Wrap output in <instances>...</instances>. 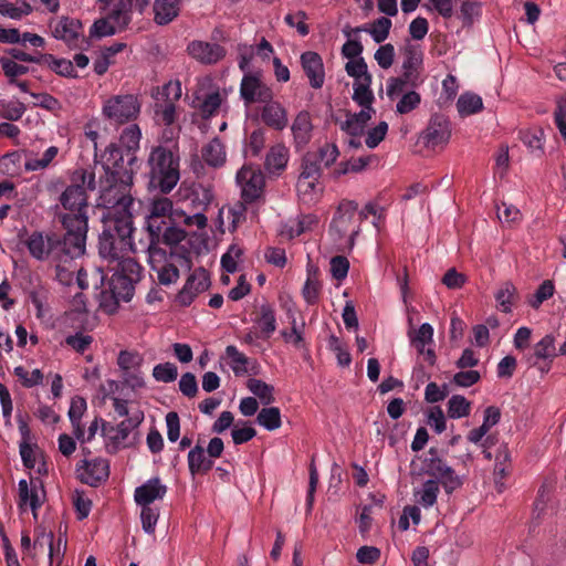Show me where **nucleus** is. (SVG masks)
Instances as JSON below:
<instances>
[{
  "mask_svg": "<svg viewBox=\"0 0 566 566\" xmlns=\"http://www.w3.org/2000/svg\"><path fill=\"white\" fill-rule=\"evenodd\" d=\"M144 421V412L140 409L133 410L132 415L117 426L108 428V449L118 451L135 446L136 438L133 433Z\"/></svg>",
  "mask_w": 566,
  "mask_h": 566,
  "instance_id": "obj_7",
  "label": "nucleus"
},
{
  "mask_svg": "<svg viewBox=\"0 0 566 566\" xmlns=\"http://www.w3.org/2000/svg\"><path fill=\"white\" fill-rule=\"evenodd\" d=\"M181 0H155L154 21L158 25H167L172 22L180 12Z\"/></svg>",
  "mask_w": 566,
  "mask_h": 566,
  "instance_id": "obj_28",
  "label": "nucleus"
},
{
  "mask_svg": "<svg viewBox=\"0 0 566 566\" xmlns=\"http://www.w3.org/2000/svg\"><path fill=\"white\" fill-rule=\"evenodd\" d=\"M77 478L90 486H98L106 479V460L96 458L82 460L76 464Z\"/></svg>",
  "mask_w": 566,
  "mask_h": 566,
  "instance_id": "obj_19",
  "label": "nucleus"
},
{
  "mask_svg": "<svg viewBox=\"0 0 566 566\" xmlns=\"http://www.w3.org/2000/svg\"><path fill=\"white\" fill-rule=\"evenodd\" d=\"M140 113V103L135 95H119L108 99V122L124 124L135 120Z\"/></svg>",
  "mask_w": 566,
  "mask_h": 566,
  "instance_id": "obj_11",
  "label": "nucleus"
},
{
  "mask_svg": "<svg viewBox=\"0 0 566 566\" xmlns=\"http://www.w3.org/2000/svg\"><path fill=\"white\" fill-rule=\"evenodd\" d=\"M451 137V125L449 119L440 114L431 116L422 139L427 147L436 148L448 144Z\"/></svg>",
  "mask_w": 566,
  "mask_h": 566,
  "instance_id": "obj_18",
  "label": "nucleus"
},
{
  "mask_svg": "<svg viewBox=\"0 0 566 566\" xmlns=\"http://www.w3.org/2000/svg\"><path fill=\"white\" fill-rule=\"evenodd\" d=\"M71 185H77L82 189L86 190H95V175L94 172H88L84 168H77L71 174Z\"/></svg>",
  "mask_w": 566,
  "mask_h": 566,
  "instance_id": "obj_55",
  "label": "nucleus"
},
{
  "mask_svg": "<svg viewBox=\"0 0 566 566\" xmlns=\"http://www.w3.org/2000/svg\"><path fill=\"white\" fill-rule=\"evenodd\" d=\"M149 185L167 195L180 179V154L178 144L157 145L147 158Z\"/></svg>",
  "mask_w": 566,
  "mask_h": 566,
  "instance_id": "obj_4",
  "label": "nucleus"
},
{
  "mask_svg": "<svg viewBox=\"0 0 566 566\" xmlns=\"http://www.w3.org/2000/svg\"><path fill=\"white\" fill-rule=\"evenodd\" d=\"M188 54L205 65H214L227 55V50L218 44L200 40H193L187 45Z\"/></svg>",
  "mask_w": 566,
  "mask_h": 566,
  "instance_id": "obj_17",
  "label": "nucleus"
},
{
  "mask_svg": "<svg viewBox=\"0 0 566 566\" xmlns=\"http://www.w3.org/2000/svg\"><path fill=\"white\" fill-rule=\"evenodd\" d=\"M483 3L478 0H461L458 18L463 27H472L482 15Z\"/></svg>",
  "mask_w": 566,
  "mask_h": 566,
  "instance_id": "obj_34",
  "label": "nucleus"
},
{
  "mask_svg": "<svg viewBox=\"0 0 566 566\" xmlns=\"http://www.w3.org/2000/svg\"><path fill=\"white\" fill-rule=\"evenodd\" d=\"M457 109L460 117L478 114L483 109L482 97L473 92H464L457 101Z\"/></svg>",
  "mask_w": 566,
  "mask_h": 566,
  "instance_id": "obj_33",
  "label": "nucleus"
},
{
  "mask_svg": "<svg viewBox=\"0 0 566 566\" xmlns=\"http://www.w3.org/2000/svg\"><path fill=\"white\" fill-rule=\"evenodd\" d=\"M140 139L139 126L129 124L108 146V240L116 234L120 249L130 247L134 232L132 191Z\"/></svg>",
  "mask_w": 566,
  "mask_h": 566,
  "instance_id": "obj_1",
  "label": "nucleus"
},
{
  "mask_svg": "<svg viewBox=\"0 0 566 566\" xmlns=\"http://www.w3.org/2000/svg\"><path fill=\"white\" fill-rule=\"evenodd\" d=\"M213 195L211 190L201 185L195 186L191 189V196L189 197L191 207L193 210L198 211H205L211 203Z\"/></svg>",
  "mask_w": 566,
  "mask_h": 566,
  "instance_id": "obj_46",
  "label": "nucleus"
},
{
  "mask_svg": "<svg viewBox=\"0 0 566 566\" xmlns=\"http://www.w3.org/2000/svg\"><path fill=\"white\" fill-rule=\"evenodd\" d=\"M25 109H27L25 105L22 102H20L19 99H12V101L1 99L0 101V117L4 118L7 120H10V122L19 120L23 116Z\"/></svg>",
  "mask_w": 566,
  "mask_h": 566,
  "instance_id": "obj_45",
  "label": "nucleus"
},
{
  "mask_svg": "<svg viewBox=\"0 0 566 566\" xmlns=\"http://www.w3.org/2000/svg\"><path fill=\"white\" fill-rule=\"evenodd\" d=\"M48 67L62 77L76 78L78 77L74 70L72 61L64 57H56L52 54Z\"/></svg>",
  "mask_w": 566,
  "mask_h": 566,
  "instance_id": "obj_49",
  "label": "nucleus"
},
{
  "mask_svg": "<svg viewBox=\"0 0 566 566\" xmlns=\"http://www.w3.org/2000/svg\"><path fill=\"white\" fill-rule=\"evenodd\" d=\"M146 222L150 242L154 244L160 242V235H163L165 229L172 222V218H155V216L148 214Z\"/></svg>",
  "mask_w": 566,
  "mask_h": 566,
  "instance_id": "obj_50",
  "label": "nucleus"
},
{
  "mask_svg": "<svg viewBox=\"0 0 566 566\" xmlns=\"http://www.w3.org/2000/svg\"><path fill=\"white\" fill-rule=\"evenodd\" d=\"M143 530L147 534H154L159 518V509L155 505H139Z\"/></svg>",
  "mask_w": 566,
  "mask_h": 566,
  "instance_id": "obj_53",
  "label": "nucleus"
},
{
  "mask_svg": "<svg viewBox=\"0 0 566 566\" xmlns=\"http://www.w3.org/2000/svg\"><path fill=\"white\" fill-rule=\"evenodd\" d=\"M178 265L190 266V261L179 253H169L167 255L163 250H155L151 254V270L157 273L158 281L163 285H170L178 281Z\"/></svg>",
  "mask_w": 566,
  "mask_h": 566,
  "instance_id": "obj_6",
  "label": "nucleus"
},
{
  "mask_svg": "<svg viewBox=\"0 0 566 566\" xmlns=\"http://www.w3.org/2000/svg\"><path fill=\"white\" fill-rule=\"evenodd\" d=\"M471 410L470 401L461 395H453L448 401V416L459 419L469 416Z\"/></svg>",
  "mask_w": 566,
  "mask_h": 566,
  "instance_id": "obj_48",
  "label": "nucleus"
},
{
  "mask_svg": "<svg viewBox=\"0 0 566 566\" xmlns=\"http://www.w3.org/2000/svg\"><path fill=\"white\" fill-rule=\"evenodd\" d=\"M411 344H420L424 346H431L433 344V327L429 323H423L419 328L409 334Z\"/></svg>",
  "mask_w": 566,
  "mask_h": 566,
  "instance_id": "obj_61",
  "label": "nucleus"
},
{
  "mask_svg": "<svg viewBox=\"0 0 566 566\" xmlns=\"http://www.w3.org/2000/svg\"><path fill=\"white\" fill-rule=\"evenodd\" d=\"M258 423L269 431L276 430L281 427V411L277 407L263 408L256 417Z\"/></svg>",
  "mask_w": 566,
  "mask_h": 566,
  "instance_id": "obj_44",
  "label": "nucleus"
},
{
  "mask_svg": "<svg viewBox=\"0 0 566 566\" xmlns=\"http://www.w3.org/2000/svg\"><path fill=\"white\" fill-rule=\"evenodd\" d=\"M210 284L208 271L203 268L196 269L177 294L176 302L181 306H189L199 294L209 289Z\"/></svg>",
  "mask_w": 566,
  "mask_h": 566,
  "instance_id": "obj_14",
  "label": "nucleus"
},
{
  "mask_svg": "<svg viewBox=\"0 0 566 566\" xmlns=\"http://www.w3.org/2000/svg\"><path fill=\"white\" fill-rule=\"evenodd\" d=\"M19 502L18 506L22 509L29 504L34 518L38 516V510L43 505L45 497L42 499L36 490H30L27 480L22 479L18 483Z\"/></svg>",
  "mask_w": 566,
  "mask_h": 566,
  "instance_id": "obj_32",
  "label": "nucleus"
},
{
  "mask_svg": "<svg viewBox=\"0 0 566 566\" xmlns=\"http://www.w3.org/2000/svg\"><path fill=\"white\" fill-rule=\"evenodd\" d=\"M422 64V52L415 48L410 46L407 50L406 59L402 64L403 76L408 80H413L415 73L418 67Z\"/></svg>",
  "mask_w": 566,
  "mask_h": 566,
  "instance_id": "obj_47",
  "label": "nucleus"
},
{
  "mask_svg": "<svg viewBox=\"0 0 566 566\" xmlns=\"http://www.w3.org/2000/svg\"><path fill=\"white\" fill-rule=\"evenodd\" d=\"M370 86L371 80L354 82L353 84L354 92L352 98L363 109L374 108L375 96Z\"/></svg>",
  "mask_w": 566,
  "mask_h": 566,
  "instance_id": "obj_38",
  "label": "nucleus"
},
{
  "mask_svg": "<svg viewBox=\"0 0 566 566\" xmlns=\"http://www.w3.org/2000/svg\"><path fill=\"white\" fill-rule=\"evenodd\" d=\"M178 376L177 366L172 363L158 364L153 369V377L160 382H171Z\"/></svg>",
  "mask_w": 566,
  "mask_h": 566,
  "instance_id": "obj_58",
  "label": "nucleus"
},
{
  "mask_svg": "<svg viewBox=\"0 0 566 566\" xmlns=\"http://www.w3.org/2000/svg\"><path fill=\"white\" fill-rule=\"evenodd\" d=\"M388 132V124L386 122H379L377 126L370 128L367 132L365 144L368 148H376L386 137Z\"/></svg>",
  "mask_w": 566,
  "mask_h": 566,
  "instance_id": "obj_62",
  "label": "nucleus"
},
{
  "mask_svg": "<svg viewBox=\"0 0 566 566\" xmlns=\"http://www.w3.org/2000/svg\"><path fill=\"white\" fill-rule=\"evenodd\" d=\"M60 221L65 229V234L60 235L50 231H33L24 241L30 255L36 261H45L53 258L59 262H67L85 253L83 232L85 219L82 216H61Z\"/></svg>",
  "mask_w": 566,
  "mask_h": 566,
  "instance_id": "obj_2",
  "label": "nucleus"
},
{
  "mask_svg": "<svg viewBox=\"0 0 566 566\" xmlns=\"http://www.w3.org/2000/svg\"><path fill=\"white\" fill-rule=\"evenodd\" d=\"M161 94L166 97V101L155 105V117L157 122L164 124L165 126H170L176 119L175 102L178 101L181 96L180 82L170 81L169 83L165 84L163 86Z\"/></svg>",
  "mask_w": 566,
  "mask_h": 566,
  "instance_id": "obj_13",
  "label": "nucleus"
},
{
  "mask_svg": "<svg viewBox=\"0 0 566 566\" xmlns=\"http://www.w3.org/2000/svg\"><path fill=\"white\" fill-rule=\"evenodd\" d=\"M301 65L308 78L311 87L318 90L325 82V70L321 55L313 51L301 54Z\"/></svg>",
  "mask_w": 566,
  "mask_h": 566,
  "instance_id": "obj_21",
  "label": "nucleus"
},
{
  "mask_svg": "<svg viewBox=\"0 0 566 566\" xmlns=\"http://www.w3.org/2000/svg\"><path fill=\"white\" fill-rule=\"evenodd\" d=\"M195 102L201 118L210 119L217 116L223 106L227 108V93L214 88L202 95H196Z\"/></svg>",
  "mask_w": 566,
  "mask_h": 566,
  "instance_id": "obj_20",
  "label": "nucleus"
},
{
  "mask_svg": "<svg viewBox=\"0 0 566 566\" xmlns=\"http://www.w3.org/2000/svg\"><path fill=\"white\" fill-rule=\"evenodd\" d=\"M201 156L205 163L211 167H221L227 159L226 147L218 138L211 139L201 149Z\"/></svg>",
  "mask_w": 566,
  "mask_h": 566,
  "instance_id": "obj_31",
  "label": "nucleus"
},
{
  "mask_svg": "<svg viewBox=\"0 0 566 566\" xmlns=\"http://www.w3.org/2000/svg\"><path fill=\"white\" fill-rule=\"evenodd\" d=\"M298 177H306L312 180H319L321 166L316 155L307 154L302 160V171Z\"/></svg>",
  "mask_w": 566,
  "mask_h": 566,
  "instance_id": "obj_57",
  "label": "nucleus"
},
{
  "mask_svg": "<svg viewBox=\"0 0 566 566\" xmlns=\"http://www.w3.org/2000/svg\"><path fill=\"white\" fill-rule=\"evenodd\" d=\"M497 307L503 313H511L516 301V287L510 281L504 282L494 295Z\"/></svg>",
  "mask_w": 566,
  "mask_h": 566,
  "instance_id": "obj_39",
  "label": "nucleus"
},
{
  "mask_svg": "<svg viewBox=\"0 0 566 566\" xmlns=\"http://www.w3.org/2000/svg\"><path fill=\"white\" fill-rule=\"evenodd\" d=\"M149 0H119L116 8L108 14V36L115 34L129 23V13H143Z\"/></svg>",
  "mask_w": 566,
  "mask_h": 566,
  "instance_id": "obj_15",
  "label": "nucleus"
},
{
  "mask_svg": "<svg viewBox=\"0 0 566 566\" xmlns=\"http://www.w3.org/2000/svg\"><path fill=\"white\" fill-rule=\"evenodd\" d=\"M422 472L442 484L447 493H452L462 485V480L444 460L438 457V451L431 448L422 460Z\"/></svg>",
  "mask_w": 566,
  "mask_h": 566,
  "instance_id": "obj_5",
  "label": "nucleus"
},
{
  "mask_svg": "<svg viewBox=\"0 0 566 566\" xmlns=\"http://www.w3.org/2000/svg\"><path fill=\"white\" fill-rule=\"evenodd\" d=\"M421 102L420 94L410 91L405 93L396 105V111L399 114H407L418 107Z\"/></svg>",
  "mask_w": 566,
  "mask_h": 566,
  "instance_id": "obj_64",
  "label": "nucleus"
},
{
  "mask_svg": "<svg viewBox=\"0 0 566 566\" xmlns=\"http://www.w3.org/2000/svg\"><path fill=\"white\" fill-rule=\"evenodd\" d=\"M133 232L130 233V247L120 249L118 237L115 234L108 240V271L113 274L108 279V293L112 302L108 301V315L118 311L119 302L128 303L135 294L136 284L142 279L143 268L133 258H125L123 254L133 251Z\"/></svg>",
  "mask_w": 566,
  "mask_h": 566,
  "instance_id": "obj_3",
  "label": "nucleus"
},
{
  "mask_svg": "<svg viewBox=\"0 0 566 566\" xmlns=\"http://www.w3.org/2000/svg\"><path fill=\"white\" fill-rule=\"evenodd\" d=\"M50 28L52 29L53 38L62 40L69 45V48H73L76 46V41L81 35L83 24L78 19L61 17L55 25L51 22Z\"/></svg>",
  "mask_w": 566,
  "mask_h": 566,
  "instance_id": "obj_22",
  "label": "nucleus"
},
{
  "mask_svg": "<svg viewBox=\"0 0 566 566\" xmlns=\"http://www.w3.org/2000/svg\"><path fill=\"white\" fill-rule=\"evenodd\" d=\"M0 64L3 71L4 76L8 78V83H15L17 77L29 72V67L19 64L15 61L1 56Z\"/></svg>",
  "mask_w": 566,
  "mask_h": 566,
  "instance_id": "obj_54",
  "label": "nucleus"
},
{
  "mask_svg": "<svg viewBox=\"0 0 566 566\" xmlns=\"http://www.w3.org/2000/svg\"><path fill=\"white\" fill-rule=\"evenodd\" d=\"M287 160L289 149L284 145L277 144L270 148L265 158V167L271 172L280 171L286 167Z\"/></svg>",
  "mask_w": 566,
  "mask_h": 566,
  "instance_id": "obj_37",
  "label": "nucleus"
},
{
  "mask_svg": "<svg viewBox=\"0 0 566 566\" xmlns=\"http://www.w3.org/2000/svg\"><path fill=\"white\" fill-rule=\"evenodd\" d=\"M291 129L296 148L305 147L312 138L313 130L310 113L306 111L300 112L294 118Z\"/></svg>",
  "mask_w": 566,
  "mask_h": 566,
  "instance_id": "obj_27",
  "label": "nucleus"
},
{
  "mask_svg": "<svg viewBox=\"0 0 566 566\" xmlns=\"http://www.w3.org/2000/svg\"><path fill=\"white\" fill-rule=\"evenodd\" d=\"M188 468L191 475L205 474L209 472L213 467V460L206 455V451L199 443L189 450Z\"/></svg>",
  "mask_w": 566,
  "mask_h": 566,
  "instance_id": "obj_29",
  "label": "nucleus"
},
{
  "mask_svg": "<svg viewBox=\"0 0 566 566\" xmlns=\"http://www.w3.org/2000/svg\"><path fill=\"white\" fill-rule=\"evenodd\" d=\"M13 373L25 388H32L41 385L43 381V373L38 368L32 370L31 376H29L28 370L23 366L15 367Z\"/></svg>",
  "mask_w": 566,
  "mask_h": 566,
  "instance_id": "obj_60",
  "label": "nucleus"
},
{
  "mask_svg": "<svg viewBox=\"0 0 566 566\" xmlns=\"http://www.w3.org/2000/svg\"><path fill=\"white\" fill-rule=\"evenodd\" d=\"M149 216L171 218L172 201L167 197L154 199L150 203Z\"/></svg>",
  "mask_w": 566,
  "mask_h": 566,
  "instance_id": "obj_63",
  "label": "nucleus"
},
{
  "mask_svg": "<svg viewBox=\"0 0 566 566\" xmlns=\"http://www.w3.org/2000/svg\"><path fill=\"white\" fill-rule=\"evenodd\" d=\"M247 388L256 396L262 403L270 405L274 401V388L265 381L256 378H250L247 381Z\"/></svg>",
  "mask_w": 566,
  "mask_h": 566,
  "instance_id": "obj_42",
  "label": "nucleus"
},
{
  "mask_svg": "<svg viewBox=\"0 0 566 566\" xmlns=\"http://www.w3.org/2000/svg\"><path fill=\"white\" fill-rule=\"evenodd\" d=\"M144 358L136 350H120L117 357V365L122 371L123 380L132 388H142L145 385L140 371Z\"/></svg>",
  "mask_w": 566,
  "mask_h": 566,
  "instance_id": "obj_12",
  "label": "nucleus"
},
{
  "mask_svg": "<svg viewBox=\"0 0 566 566\" xmlns=\"http://www.w3.org/2000/svg\"><path fill=\"white\" fill-rule=\"evenodd\" d=\"M254 323L260 328V336L263 339H269L276 331V315L272 305L264 303L260 306V312Z\"/></svg>",
  "mask_w": 566,
  "mask_h": 566,
  "instance_id": "obj_30",
  "label": "nucleus"
},
{
  "mask_svg": "<svg viewBox=\"0 0 566 566\" xmlns=\"http://www.w3.org/2000/svg\"><path fill=\"white\" fill-rule=\"evenodd\" d=\"M87 193L85 189H82L77 185H69L60 195L59 201L61 206L70 211L69 213H63L62 216L77 217L82 216L85 219V228L83 232V239L86 243V234L88 230V216L86 213L87 209Z\"/></svg>",
  "mask_w": 566,
  "mask_h": 566,
  "instance_id": "obj_10",
  "label": "nucleus"
},
{
  "mask_svg": "<svg viewBox=\"0 0 566 566\" xmlns=\"http://www.w3.org/2000/svg\"><path fill=\"white\" fill-rule=\"evenodd\" d=\"M375 159L374 156H363L358 158H350L346 161H342L337 165L334 170V176L336 178L347 175L349 172H361L364 171L370 163Z\"/></svg>",
  "mask_w": 566,
  "mask_h": 566,
  "instance_id": "obj_40",
  "label": "nucleus"
},
{
  "mask_svg": "<svg viewBox=\"0 0 566 566\" xmlns=\"http://www.w3.org/2000/svg\"><path fill=\"white\" fill-rule=\"evenodd\" d=\"M235 179L245 203H252L263 196L265 178L260 168L245 165L237 172Z\"/></svg>",
  "mask_w": 566,
  "mask_h": 566,
  "instance_id": "obj_9",
  "label": "nucleus"
},
{
  "mask_svg": "<svg viewBox=\"0 0 566 566\" xmlns=\"http://www.w3.org/2000/svg\"><path fill=\"white\" fill-rule=\"evenodd\" d=\"M226 357L228 358L229 366L235 376H242L248 373L249 358L234 345L226 347Z\"/></svg>",
  "mask_w": 566,
  "mask_h": 566,
  "instance_id": "obj_41",
  "label": "nucleus"
},
{
  "mask_svg": "<svg viewBox=\"0 0 566 566\" xmlns=\"http://www.w3.org/2000/svg\"><path fill=\"white\" fill-rule=\"evenodd\" d=\"M261 119L265 125L275 130H283L287 126L286 109L279 102H273L272 99L264 102Z\"/></svg>",
  "mask_w": 566,
  "mask_h": 566,
  "instance_id": "obj_24",
  "label": "nucleus"
},
{
  "mask_svg": "<svg viewBox=\"0 0 566 566\" xmlns=\"http://www.w3.org/2000/svg\"><path fill=\"white\" fill-rule=\"evenodd\" d=\"M534 355L538 359H552L556 356L555 339L551 335L544 336L534 348Z\"/></svg>",
  "mask_w": 566,
  "mask_h": 566,
  "instance_id": "obj_59",
  "label": "nucleus"
},
{
  "mask_svg": "<svg viewBox=\"0 0 566 566\" xmlns=\"http://www.w3.org/2000/svg\"><path fill=\"white\" fill-rule=\"evenodd\" d=\"M391 25L392 23L389 18L380 17L376 19L370 27L363 25L348 30L344 29L343 32L347 38H352L353 34L360 32H368L376 43H381L388 38Z\"/></svg>",
  "mask_w": 566,
  "mask_h": 566,
  "instance_id": "obj_25",
  "label": "nucleus"
},
{
  "mask_svg": "<svg viewBox=\"0 0 566 566\" xmlns=\"http://www.w3.org/2000/svg\"><path fill=\"white\" fill-rule=\"evenodd\" d=\"M358 205L356 201L344 199L339 202L329 226V232L337 239L349 235L350 241L359 232V224L355 223Z\"/></svg>",
  "mask_w": 566,
  "mask_h": 566,
  "instance_id": "obj_8",
  "label": "nucleus"
},
{
  "mask_svg": "<svg viewBox=\"0 0 566 566\" xmlns=\"http://www.w3.org/2000/svg\"><path fill=\"white\" fill-rule=\"evenodd\" d=\"M166 493L167 486L155 476L135 489L134 500L137 505H153L155 501L163 500Z\"/></svg>",
  "mask_w": 566,
  "mask_h": 566,
  "instance_id": "obj_23",
  "label": "nucleus"
},
{
  "mask_svg": "<svg viewBox=\"0 0 566 566\" xmlns=\"http://www.w3.org/2000/svg\"><path fill=\"white\" fill-rule=\"evenodd\" d=\"M57 153H59V148L56 146H50L43 153V156L40 159L27 160L24 164V169L27 171H35V170L44 169L52 163V160L55 158Z\"/></svg>",
  "mask_w": 566,
  "mask_h": 566,
  "instance_id": "obj_56",
  "label": "nucleus"
},
{
  "mask_svg": "<svg viewBox=\"0 0 566 566\" xmlns=\"http://www.w3.org/2000/svg\"><path fill=\"white\" fill-rule=\"evenodd\" d=\"M439 492V482L429 479L422 483L421 488L417 492H415V497L418 504L424 509H429L436 504Z\"/></svg>",
  "mask_w": 566,
  "mask_h": 566,
  "instance_id": "obj_35",
  "label": "nucleus"
},
{
  "mask_svg": "<svg viewBox=\"0 0 566 566\" xmlns=\"http://www.w3.org/2000/svg\"><path fill=\"white\" fill-rule=\"evenodd\" d=\"M521 142L528 148V150L536 155H542L544 133L542 129H525L520 132Z\"/></svg>",
  "mask_w": 566,
  "mask_h": 566,
  "instance_id": "obj_43",
  "label": "nucleus"
},
{
  "mask_svg": "<svg viewBox=\"0 0 566 566\" xmlns=\"http://www.w3.org/2000/svg\"><path fill=\"white\" fill-rule=\"evenodd\" d=\"M322 284L317 276V269L308 268L307 277L302 289V295L308 305L318 302Z\"/></svg>",
  "mask_w": 566,
  "mask_h": 566,
  "instance_id": "obj_36",
  "label": "nucleus"
},
{
  "mask_svg": "<svg viewBox=\"0 0 566 566\" xmlns=\"http://www.w3.org/2000/svg\"><path fill=\"white\" fill-rule=\"evenodd\" d=\"M240 95L245 104L272 99V91L256 73H245L240 84Z\"/></svg>",
  "mask_w": 566,
  "mask_h": 566,
  "instance_id": "obj_16",
  "label": "nucleus"
},
{
  "mask_svg": "<svg viewBox=\"0 0 566 566\" xmlns=\"http://www.w3.org/2000/svg\"><path fill=\"white\" fill-rule=\"evenodd\" d=\"M375 113V108H361L358 113L348 114L346 119L340 124V129L349 136H363L367 123L371 119Z\"/></svg>",
  "mask_w": 566,
  "mask_h": 566,
  "instance_id": "obj_26",
  "label": "nucleus"
},
{
  "mask_svg": "<svg viewBox=\"0 0 566 566\" xmlns=\"http://www.w3.org/2000/svg\"><path fill=\"white\" fill-rule=\"evenodd\" d=\"M346 73L354 78V82L371 80L367 63L364 57L348 61L345 65Z\"/></svg>",
  "mask_w": 566,
  "mask_h": 566,
  "instance_id": "obj_51",
  "label": "nucleus"
},
{
  "mask_svg": "<svg viewBox=\"0 0 566 566\" xmlns=\"http://www.w3.org/2000/svg\"><path fill=\"white\" fill-rule=\"evenodd\" d=\"M298 196L304 201H313L315 196L321 191L318 180H312L306 177H298L296 182Z\"/></svg>",
  "mask_w": 566,
  "mask_h": 566,
  "instance_id": "obj_52",
  "label": "nucleus"
}]
</instances>
